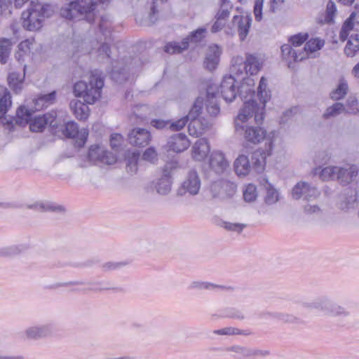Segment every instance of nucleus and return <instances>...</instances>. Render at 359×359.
<instances>
[{
	"label": "nucleus",
	"instance_id": "1",
	"mask_svg": "<svg viewBox=\"0 0 359 359\" xmlns=\"http://www.w3.org/2000/svg\"><path fill=\"white\" fill-rule=\"evenodd\" d=\"M266 88L267 80L262 77L257 88V95L263 106L257 107L254 102H247L235 120L236 131L243 133L245 147L257 144L265 138L266 131L260 125L264 118L265 104L271 97L270 91Z\"/></svg>",
	"mask_w": 359,
	"mask_h": 359
},
{
	"label": "nucleus",
	"instance_id": "2",
	"mask_svg": "<svg viewBox=\"0 0 359 359\" xmlns=\"http://www.w3.org/2000/svg\"><path fill=\"white\" fill-rule=\"evenodd\" d=\"M104 79L102 73L95 69L91 72L88 83L83 81L76 82L74 86V93L76 97H82L83 103L79 100H72L69 103L71 111L79 120H85L89 115L87 104H94L101 97Z\"/></svg>",
	"mask_w": 359,
	"mask_h": 359
},
{
	"label": "nucleus",
	"instance_id": "3",
	"mask_svg": "<svg viewBox=\"0 0 359 359\" xmlns=\"http://www.w3.org/2000/svg\"><path fill=\"white\" fill-rule=\"evenodd\" d=\"M110 0H76L60 9L62 18L69 20H85L93 23L97 16V10L108 5Z\"/></svg>",
	"mask_w": 359,
	"mask_h": 359
},
{
	"label": "nucleus",
	"instance_id": "4",
	"mask_svg": "<svg viewBox=\"0 0 359 359\" xmlns=\"http://www.w3.org/2000/svg\"><path fill=\"white\" fill-rule=\"evenodd\" d=\"M272 150V141L266 140L265 149L259 148L255 151L251 156V161L245 155H240L234 162V169L239 176L247 175L251 169L256 172H263L266 164V156L271 155Z\"/></svg>",
	"mask_w": 359,
	"mask_h": 359
},
{
	"label": "nucleus",
	"instance_id": "5",
	"mask_svg": "<svg viewBox=\"0 0 359 359\" xmlns=\"http://www.w3.org/2000/svg\"><path fill=\"white\" fill-rule=\"evenodd\" d=\"M53 13L52 6L31 1L27 10L22 13V27L27 31H38L42 27L44 19L50 18Z\"/></svg>",
	"mask_w": 359,
	"mask_h": 359
},
{
	"label": "nucleus",
	"instance_id": "6",
	"mask_svg": "<svg viewBox=\"0 0 359 359\" xmlns=\"http://www.w3.org/2000/svg\"><path fill=\"white\" fill-rule=\"evenodd\" d=\"M298 304L309 310H318L332 317L347 318L350 311L327 296L318 297L313 300L301 299Z\"/></svg>",
	"mask_w": 359,
	"mask_h": 359
},
{
	"label": "nucleus",
	"instance_id": "7",
	"mask_svg": "<svg viewBox=\"0 0 359 359\" xmlns=\"http://www.w3.org/2000/svg\"><path fill=\"white\" fill-rule=\"evenodd\" d=\"M358 174L357 165L346 164L343 166H327L320 172L323 180H336L342 185H347L354 181Z\"/></svg>",
	"mask_w": 359,
	"mask_h": 359
},
{
	"label": "nucleus",
	"instance_id": "8",
	"mask_svg": "<svg viewBox=\"0 0 359 359\" xmlns=\"http://www.w3.org/2000/svg\"><path fill=\"white\" fill-rule=\"evenodd\" d=\"M32 111L25 106H20L17 109L15 118L16 124L25 126L30 122L29 128L33 132H41L47 126L46 120L42 116H35L32 121Z\"/></svg>",
	"mask_w": 359,
	"mask_h": 359
},
{
	"label": "nucleus",
	"instance_id": "9",
	"mask_svg": "<svg viewBox=\"0 0 359 359\" xmlns=\"http://www.w3.org/2000/svg\"><path fill=\"white\" fill-rule=\"evenodd\" d=\"M236 184L227 180L214 182L210 187L212 196L221 200H227L232 198L236 194Z\"/></svg>",
	"mask_w": 359,
	"mask_h": 359
},
{
	"label": "nucleus",
	"instance_id": "10",
	"mask_svg": "<svg viewBox=\"0 0 359 359\" xmlns=\"http://www.w3.org/2000/svg\"><path fill=\"white\" fill-rule=\"evenodd\" d=\"M88 159L92 163H103L112 165L116 163V158L111 153L107 151L103 147L93 145L90 147L88 153Z\"/></svg>",
	"mask_w": 359,
	"mask_h": 359
},
{
	"label": "nucleus",
	"instance_id": "11",
	"mask_svg": "<svg viewBox=\"0 0 359 359\" xmlns=\"http://www.w3.org/2000/svg\"><path fill=\"white\" fill-rule=\"evenodd\" d=\"M202 100L198 97L189 111V120H191V122L188 125V131L189 134L194 137H198L203 135L201 119L197 118L202 110Z\"/></svg>",
	"mask_w": 359,
	"mask_h": 359
},
{
	"label": "nucleus",
	"instance_id": "12",
	"mask_svg": "<svg viewBox=\"0 0 359 359\" xmlns=\"http://www.w3.org/2000/svg\"><path fill=\"white\" fill-rule=\"evenodd\" d=\"M292 198L294 199L302 198L306 201H313L320 196L319 191L313 186L305 182L297 183L292 191Z\"/></svg>",
	"mask_w": 359,
	"mask_h": 359
},
{
	"label": "nucleus",
	"instance_id": "13",
	"mask_svg": "<svg viewBox=\"0 0 359 359\" xmlns=\"http://www.w3.org/2000/svg\"><path fill=\"white\" fill-rule=\"evenodd\" d=\"M172 164L168 163L165 165L162 177L157 182L152 183V188L161 195L168 194L171 190V173Z\"/></svg>",
	"mask_w": 359,
	"mask_h": 359
},
{
	"label": "nucleus",
	"instance_id": "14",
	"mask_svg": "<svg viewBox=\"0 0 359 359\" xmlns=\"http://www.w3.org/2000/svg\"><path fill=\"white\" fill-rule=\"evenodd\" d=\"M236 79L232 76H225L220 83V93L226 102H233L237 95Z\"/></svg>",
	"mask_w": 359,
	"mask_h": 359
},
{
	"label": "nucleus",
	"instance_id": "15",
	"mask_svg": "<svg viewBox=\"0 0 359 359\" xmlns=\"http://www.w3.org/2000/svg\"><path fill=\"white\" fill-rule=\"evenodd\" d=\"M64 134L69 138L78 137L76 143L78 147H82L86 142L88 131L84 128L79 130L77 123L70 121L66 123Z\"/></svg>",
	"mask_w": 359,
	"mask_h": 359
},
{
	"label": "nucleus",
	"instance_id": "16",
	"mask_svg": "<svg viewBox=\"0 0 359 359\" xmlns=\"http://www.w3.org/2000/svg\"><path fill=\"white\" fill-rule=\"evenodd\" d=\"M237 94L241 97L242 100H245L244 104L247 102H254L257 107V103L252 100L255 96V80L250 77L243 78L240 86L237 88ZM245 105H243V107Z\"/></svg>",
	"mask_w": 359,
	"mask_h": 359
},
{
	"label": "nucleus",
	"instance_id": "17",
	"mask_svg": "<svg viewBox=\"0 0 359 359\" xmlns=\"http://www.w3.org/2000/svg\"><path fill=\"white\" fill-rule=\"evenodd\" d=\"M221 54L222 48L216 44L209 46L204 60L205 68L209 71L214 70L219 64Z\"/></svg>",
	"mask_w": 359,
	"mask_h": 359
},
{
	"label": "nucleus",
	"instance_id": "18",
	"mask_svg": "<svg viewBox=\"0 0 359 359\" xmlns=\"http://www.w3.org/2000/svg\"><path fill=\"white\" fill-rule=\"evenodd\" d=\"M211 169L217 174L223 173L229 167V163L224 154L220 151H213L209 158Z\"/></svg>",
	"mask_w": 359,
	"mask_h": 359
},
{
	"label": "nucleus",
	"instance_id": "19",
	"mask_svg": "<svg viewBox=\"0 0 359 359\" xmlns=\"http://www.w3.org/2000/svg\"><path fill=\"white\" fill-rule=\"evenodd\" d=\"M128 140L131 144L138 147L147 146L151 140L150 133L143 128H134L128 135Z\"/></svg>",
	"mask_w": 359,
	"mask_h": 359
},
{
	"label": "nucleus",
	"instance_id": "20",
	"mask_svg": "<svg viewBox=\"0 0 359 359\" xmlns=\"http://www.w3.org/2000/svg\"><path fill=\"white\" fill-rule=\"evenodd\" d=\"M210 144L207 139L200 138L194 144L191 148V156L197 161H202L210 153Z\"/></svg>",
	"mask_w": 359,
	"mask_h": 359
},
{
	"label": "nucleus",
	"instance_id": "21",
	"mask_svg": "<svg viewBox=\"0 0 359 359\" xmlns=\"http://www.w3.org/2000/svg\"><path fill=\"white\" fill-rule=\"evenodd\" d=\"M167 144L170 150L180 153L188 149L190 142L186 135L178 133L171 136L168 139Z\"/></svg>",
	"mask_w": 359,
	"mask_h": 359
},
{
	"label": "nucleus",
	"instance_id": "22",
	"mask_svg": "<svg viewBox=\"0 0 359 359\" xmlns=\"http://www.w3.org/2000/svg\"><path fill=\"white\" fill-rule=\"evenodd\" d=\"M201 187V180L195 170H191L187 179L183 182L182 189L184 193L188 192L191 195H196L198 193Z\"/></svg>",
	"mask_w": 359,
	"mask_h": 359
},
{
	"label": "nucleus",
	"instance_id": "23",
	"mask_svg": "<svg viewBox=\"0 0 359 359\" xmlns=\"http://www.w3.org/2000/svg\"><path fill=\"white\" fill-rule=\"evenodd\" d=\"M218 92L215 91V88L210 86L206 91V109L208 113L212 116H216L220 111L217 102Z\"/></svg>",
	"mask_w": 359,
	"mask_h": 359
},
{
	"label": "nucleus",
	"instance_id": "24",
	"mask_svg": "<svg viewBox=\"0 0 359 359\" xmlns=\"http://www.w3.org/2000/svg\"><path fill=\"white\" fill-rule=\"evenodd\" d=\"M354 29L359 32V11L352 13L350 17L344 23L339 33V37L341 41H345L348 35V32Z\"/></svg>",
	"mask_w": 359,
	"mask_h": 359
},
{
	"label": "nucleus",
	"instance_id": "25",
	"mask_svg": "<svg viewBox=\"0 0 359 359\" xmlns=\"http://www.w3.org/2000/svg\"><path fill=\"white\" fill-rule=\"evenodd\" d=\"M53 330V326L48 324L41 326L31 327L26 330L25 333L28 338L37 339L50 335Z\"/></svg>",
	"mask_w": 359,
	"mask_h": 359
},
{
	"label": "nucleus",
	"instance_id": "26",
	"mask_svg": "<svg viewBox=\"0 0 359 359\" xmlns=\"http://www.w3.org/2000/svg\"><path fill=\"white\" fill-rule=\"evenodd\" d=\"M281 53L283 58L287 61L288 63L301 61L305 58L304 52L298 53L297 50L292 48V45L290 43L283 44L281 46Z\"/></svg>",
	"mask_w": 359,
	"mask_h": 359
},
{
	"label": "nucleus",
	"instance_id": "27",
	"mask_svg": "<svg viewBox=\"0 0 359 359\" xmlns=\"http://www.w3.org/2000/svg\"><path fill=\"white\" fill-rule=\"evenodd\" d=\"M233 22H238V32L239 36L243 41L249 32V29L251 25L252 19L248 16H238L233 17Z\"/></svg>",
	"mask_w": 359,
	"mask_h": 359
},
{
	"label": "nucleus",
	"instance_id": "28",
	"mask_svg": "<svg viewBox=\"0 0 359 359\" xmlns=\"http://www.w3.org/2000/svg\"><path fill=\"white\" fill-rule=\"evenodd\" d=\"M55 97V91L39 95L37 98L33 100L35 110L39 111L45 107H48L50 104L54 102Z\"/></svg>",
	"mask_w": 359,
	"mask_h": 359
},
{
	"label": "nucleus",
	"instance_id": "29",
	"mask_svg": "<svg viewBox=\"0 0 359 359\" xmlns=\"http://www.w3.org/2000/svg\"><path fill=\"white\" fill-rule=\"evenodd\" d=\"M245 65L247 67V73H249L250 75H255L261 69L262 62L256 55L248 54L245 60Z\"/></svg>",
	"mask_w": 359,
	"mask_h": 359
},
{
	"label": "nucleus",
	"instance_id": "30",
	"mask_svg": "<svg viewBox=\"0 0 359 359\" xmlns=\"http://www.w3.org/2000/svg\"><path fill=\"white\" fill-rule=\"evenodd\" d=\"M13 47L11 39L0 38V63L5 65L8 62Z\"/></svg>",
	"mask_w": 359,
	"mask_h": 359
},
{
	"label": "nucleus",
	"instance_id": "31",
	"mask_svg": "<svg viewBox=\"0 0 359 359\" xmlns=\"http://www.w3.org/2000/svg\"><path fill=\"white\" fill-rule=\"evenodd\" d=\"M29 209H33L39 212H64L65 208L62 205H57L50 203H35L27 206Z\"/></svg>",
	"mask_w": 359,
	"mask_h": 359
},
{
	"label": "nucleus",
	"instance_id": "32",
	"mask_svg": "<svg viewBox=\"0 0 359 359\" xmlns=\"http://www.w3.org/2000/svg\"><path fill=\"white\" fill-rule=\"evenodd\" d=\"M11 105V96L10 92L4 86H0V114L1 117L8 111Z\"/></svg>",
	"mask_w": 359,
	"mask_h": 359
},
{
	"label": "nucleus",
	"instance_id": "33",
	"mask_svg": "<svg viewBox=\"0 0 359 359\" xmlns=\"http://www.w3.org/2000/svg\"><path fill=\"white\" fill-rule=\"evenodd\" d=\"M99 27L104 36L105 40L109 41L111 39V21L109 15H103L100 18Z\"/></svg>",
	"mask_w": 359,
	"mask_h": 359
},
{
	"label": "nucleus",
	"instance_id": "34",
	"mask_svg": "<svg viewBox=\"0 0 359 359\" xmlns=\"http://www.w3.org/2000/svg\"><path fill=\"white\" fill-rule=\"evenodd\" d=\"M272 318L276 319L283 323L299 324L302 320L297 316L285 312H274L271 314Z\"/></svg>",
	"mask_w": 359,
	"mask_h": 359
},
{
	"label": "nucleus",
	"instance_id": "35",
	"mask_svg": "<svg viewBox=\"0 0 359 359\" xmlns=\"http://www.w3.org/2000/svg\"><path fill=\"white\" fill-rule=\"evenodd\" d=\"M24 76H21L20 73L11 72L8 74V81L9 86L16 93H18L22 88Z\"/></svg>",
	"mask_w": 359,
	"mask_h": 359
},
{
	"label": "nucleus",
	"instance_id": "36",
	"mask_svg": "<svg viewBox=\"0 0 359 359\" xmlns=\"http://www.w3.org/2000/svg\"><path fill=\"white\" fill-rule=\"evenodd\" d=\"M359 50V34L351 35L344 48L345 54L348 57H353Z\"/></svg>",
	"mask_w": 359,
	"mask_h": 359
},
{
	"label": "nucleus",
	"instance_id": "37",
	"mask_svg": "<svg viewBox=\"0 0 359 359\" xmlns=\"http://www.w3.org/2000/svg\"><path fill=\"white\" fill-rule=\"evenodd\" d=\"M189 287L191 289H206V290L219 289L220 290H226V291H233V287L231 286L214 285V284H212L210 283L198 282V281L192 282L191 283Z\"/></svg>",
	"mask_w": 359,
	"mask_h": 359
},
{
	"label": "nucleus",
	"instance_id": "38",
	"mask_svg": "<svg viewBox=\"0 0 359 359\" xmlns=\"http://www.w3.org/2000/svg\"><path fill=\"white\" fill-rule=\"evenodd\" d=\"M348 86L347 82L341 79L339 80V83L334 90L330 93V97L333 100H339L344 98L348 93Z\"/></svg>",
	"mask_w": 359,
	"mask_h": 359
},
{
	"label": "nucleus",
	"instance_id": "39",
	"mask_svg": "<svg viewBox=\"0 0 359 359\" xmlns=\"http://www.w3.org/2000/svg\"><path fill=\"white\" fill-rule=\"evenodd\" d=\"M345 111V106L341 102H335L332 106L327 108L323 117L325 119H329L336 117Z\"/></svg>",
	"mask_w": 359,
	"mask_h": 359
},
{
	"label": "nucleus",
	"instance_id": "40",
	"mask_svg": "<svg viewBox=\"0 0 359 359\" xmlns=\"http://www.w3.org/2000/svg\"><path fill=\"white\" fill-rule=\"evenodd\" d=\"M139 156V152L133 151L128 153V158H126V170L131 175L135 173L137 170Z\"/></svg>",
	"mask_w": 359,
	"mask_h": 359
},
{
	"label": "nucleus",
	"instance_id": "41",
	"mask_svg": "<svg viewBox=\"0 0 359 359\" xmlns=\"http://www.w3.org/2000/svg\"><path fill=\"white\" fill-rule=\"evenodd\" d=\"M188 48V39H184L181 43H168L164 48V50L166 53L173 54V53H180L182 52L184 50H186Z\"/></svg>",
	"mask_w": 359,
	"mask_h": 359
},
{
	"label": "nucleus",
	"instance_id": "42",
	"mask_svg": "<svg viewBox=\"0 0 359 359\" xmlns=\"http://www.w3.org/2000/svg\"><path fill=\"white\" fill-rule=\"evenodd\" d=\"M325 44L324 40L320 39H310L304 46V53L305 57L307 56L309 53H313L320 50Z\"/></svg>",
	"mask_w": 359,
	"mask_h": 359
},
{
	"label": "nucleus",
	"instance_id": "43",
	"mask_svg": "<svg viewBox=\"0 0 359 359\" xmlns=\"http://www.w3.org/2000/svg\"><path fill=\"white\" fill-rule=\"evenodd\" d=\"M214 333L219 335H250L251 334V332L248 330H241L233 327H228L220 330H217L214 331Z\"/></svg>",
	"mask_w": 359,
	"mask_h": 359
},
{
	"label": "nucleus",
	"instance_id": "44",
	"mask_svg": "<svg viewBox=\"0 0 359 359\" xmlns=\"http://www.w3.org/2000/svg\"><path fill=\"white\" fill-rule=\"evenodd\" d=\"M232 8V6L227 0H221L220 8L216 15L218 19L226 20L229 15V11Z\"/></svg>",
	"mask_w": 359,
	"mask_h": 359
},
{
	"label": "nucleus",
	"instance_id": "45",
	"mask_svg": "<svg viewBox=\"0 0 359 359\" xmlns=\"http://www.w3.org/2000/svg\"><path fill=\"white\" fill-rule=\"evenodd\" d=\"M257 196V189L254 184H249L243 191V198L246 202L254 201Z\"/></svg>",
	"mask_w": 359,
	"mask_h": 359
},
{
	"label": "nucleus",
	"instance_id": "46",
	"mask_svg": "<svg viewBox=\"0 0 359 359\" xmlns=\"http://www.w3.org/2000/svg\"><path fill=\"white\" fill-rule=\"evenodd\" d=\"M22 250L17 245H12L0 248V257H12L19 255Z\"/></svg>",
	"mask_w": 359,
	"mask_h": 359
},
{
	"label": "nucleus",
	"instance_id": "47",
	"mask_svg": "<svg viewBox=\"0 0 359 359\" xmlns=\"http://www.w3.org/2000/svg\"><path fill=\"white\" fill-rule=\"evenodd\" d=\"M205 33V28H198L196 30L192 32L189 36L187 38L188 39V43L189 42L196 43L201 41L204 39Z\"/></svg>",
	"mask_w": 359,
	"mask_h": 359
},
{
	"label": "nucleus",
	"instance_id": "48",
	"mask_svg": "<svg viewBox=\"0 0 359 359\" xmlns=\"http://www.w3.org/2000/svg\"><path fill=\"white\" fill-rule=\"evenodd\" d=\"M97 57L100 61L109 59L111 57V48L108 42L102 43L97 49Z\"/></svg>",
	"mask_w": 359,
	"mask_h": 359
},
{
	"label": "nucleus",
	"instance_id": "49",
	"mask_svg": "<svg viewBox=\"0 0 359 359\" xmlns=\"http://www.w3.org/2000/svg\"><path fill=\"white\" fill-rule=\"evenodd\" d=\"M345 111L348 114H356L359 109L358 108V100L355 97H349L346 102Z\"/></svg>",
	"mask_w": 359,
	"mask_h": 359
},
{
	"label": "nucleus",
	"instance_id": "50",
	"mask_svg": "<svg viewBox=\"0 0 359 359\" xmlns=\"http://www.w3.org/2000/svg\"><path fill=\"white\" fill-rule=\"evenodd\" d=\"M189 120V114L177 121L170 122L169 121V128L173 131H178L182 129Z\"/></svg>",
	"mask_w": 359,
	"mask_h": 359
},
{
	"label": "nucleus",
	"instance_id": "51",
	"mask_svg": "<svg viewBox=\"0 0 359 359\" xmlns=\"http://www.w3.org/2000/svg\"><path fill=\"white\" fill-rule=\"evenodd\" d=\"M42 116L46 120V123L47 125L50 126L52 128L57 127L59 122L57 119V112L56 111H51L46 114H43Z\"/></svg>",
	"mask_w": 359,
	"mask_h": 359
},
{
	"label": "nucleus",
	"instance_id": "52",
	"mask_svg": "<svg viewBox=\"0 0 359 359\" xmlns=\"http://www.w3.org/2000/svg\"><path fill=\"white\" fill-rule=\"evenodd\" d=\"M32 44V42L30 39H27L25 41H22L18 45V51L15 53V58L20 61L21 57H22V53H26L27 50H29L31 49L30 46Z\"/></svg>",
	"mask_w": 359,
	"mask_h": 359
},
{
	"label": "nucleus",
	"instance_id": "53",
	"mask_svg": "<svg viewBox=\"0 0 359 359\" xmlns=\"http://www.w3.org/2000/svg\"><path fill=\"white\" fill-rule=\"evenodd\" d=\"M227 351L238 353L243 358L250 357V348L241 346H233L227 348Z\"/></svg>",
	"mask_w": 359,
	"mask_h": 359
},
{
	"label": "nucleus",
	"instance_id": "54",
	"mask_svg": "<svg viewBox=\"0 0 359 359\" xmlns=\"http://www.w3.org/2000/svg\"><path fill=\"white\" fill-rule=\"evenodd\" d=\"M246 226L245 224L241 223H231L229 222H223V227L227 231H235L241 233L243 229Z\"/></svg>",
	"mask_w": 359,
	"mask_h": 359
},
{
	"label": "nucleus",
	"instance_id": "55",
	"mask_svg": "<svg viewBox=\"0 0 359 359\" xmlns=\"http://www.w3.org/2000/svg\"><path fill=\"white\" fill-rule=\"evenodd\" d=\"M278 200V191L273 189L269 188L266 191V195L265 197V201L269 205H272L276 203Z\"/></svg>",
	"mask_w": 359,
	"mask_h": 359
},
{
	"label": "nucleus",
	"instance_id": "56",
	"mask_svg": "<svg viewBox=\"0 0 359 359\" xmlns=\"http://www.w3.org/2000/svg\"><path fill=\"white\" fill-rule=\"evenodd\" d=\"M307 38L308 34H299L290 37V42L293 47L296 48L304 43V42L306 41Z\"/></svg>",
	"mask_w": 359,
	"mask_h": 359
},
{
	"label": "nucleus",
	"instance_id": "57",
	"mask_svg": "<svg viewBox=\"0 0 359 359\" xmlns=\"http://www.w3.org/2000/svg\"><path fill=\"white\" fill-rule=\"evenodd\" d=\"M299 111V108L297 107H292L287 110H286L280 118V123L281 124L285 123L287 121L291 118L294 114H296Z\"/></svg>",
	"mask_w": 359,
	"mask_h": 359
},
{
	"label": "nucleus",
	"instance_id": "58",
	"mask_svg": "<svg viewBox=\"0 0 359 359\" xmlns=\"http://www.w3.org/2000/svg\"><path fill=\"white\" fill-rule=\"evenodd\" d=\"M337 11L335 4L332 1H329L326 8V20L330 22Z\"/></svg>",
	"mask_w": 359,
	"mask_h": 359
},
{
	"label": "nucleus",
	"instance_id": "59",
	"mask_svg": "<svg viewBox=\"0 0 359 359\" xmlns=\"http://www.w3.org/2000/svg\"><path fill=\"white\" fill-rule=\"evenodd\" d=\"M11 6L12 0H0V16L7 13L10 14Z\"/></svg>",
	"mask_w": 359,
	"mask_h": 359
},
{
	"label": "nucleus",
	"instance_id": "60",
	"mask_svg": "<svg viewBox=\"0 0 359 359\" xmlns=\"http://www.w3.org/2000/svg\"><path fill=\"white\" fill-rule=\"evenodd\" d=\"M157 153L152 147H149L144 152L142 158L145 161L153 162L156 158Z\"/></svg>",
	"mask_w": 359,
	"mask_h": 359
},
{
	"label": "nucleus",
	"instance_id": "61",
	"mask_svg": "<svg viewBox=\"0 0 359 359\" xmlns=\"http://www.w3.org/2000/svg\"><path fill=\"white\" fill-rule=\"evenodd\" d=\"M263 0H256L254 6V14L255 20L260 21L262 18V10Z\"/></svg>",
	"mask_w": 359,
	"mask_h": 359
},
{
	"label": "nucleus",
	"instance_id": "62",
	"mask_svg": "<svg viewBox=\"0 0 359 359\" xmlns=\"http://www.w3.org/2000/svg\"><path fill=\"white\" fill-rule=\"evenodd\" d=\"M151 125L156 129L169 128V121L154 119L151 121Z\"/></svg>",
	"mask_w": 359,
	"mask_h": 359
},
{
	"label": "nucleus",
	"instance_id": "63",
	"mask_svg": "<svg viewBox=\"0 0 359 359\" xmlns=\"http://www.w3.org/2000/svg\"><path fill=\"white\" fill-rule=\"evenodd\" d=\"M121 140L122 136L120 134H112L110 139V145L112 149H117L121 145Z\"/></svg>",
	"mask_w": 359,
	"mask_h": 359
},
{
	"label": "nucleus",
	"instance_id": "64",
	"mask_svg": "<svg viewBox=\"0 0 359 359\" xmlns=\"http://www.w3.org/2000/svg\"><path fill=\"white\" fill-rule=\"evenodd\" d=\"M270 354L269 350L250 348V357H266Z\"/></svg>",
	"mask_w": 359,
	"mask_h": 359
}]
</instances>
